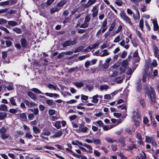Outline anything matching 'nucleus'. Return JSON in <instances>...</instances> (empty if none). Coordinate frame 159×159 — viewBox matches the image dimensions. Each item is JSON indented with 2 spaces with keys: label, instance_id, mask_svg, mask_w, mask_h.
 Here are the masks:
<instances>
[{
  "label": "nucleus",
  "instance_id": "obj_2",
  "mask_svg": "<svg viewBox=\"0 0 159 159\" xmlns=\"http://www.w3.org/2000/svg\"><path fill=\"white\" fill-rule=\"evenodd\" d=\"M120 15L121 18L126 22L129 23L131 25L132 24L130 18L127 16L124 11H121L120 13Z\"/></svg>",
  "mask_w": 159,
  "mask_h": 159
},
{
  "label": "nucleus",
  "instance_id": "obj_36",
  "mask_svg": "<svg viewBox=\"0 0 159 159\" xmlns=\"http://www.w3.org/2000/svg\"><path fill=\"white\" fill-rule=\"evenodd\" d=\"M0 110L3 111H6L7 110V107L4 104L1 105L0 107Z\"/></svg>",
  "mask_w": 159,
  "mask_h": 159
},
{
  "label": "nucleus",
  "instance_id": "obj_15",
  "mask_svg": "<svg viewBox=\"0 0 159 159\" xmlns=\"http://www.w3.org/2000/svg\"><path fill=\"white\" fill-rule=\"evenodd\" d=\"M101 52H102L103 53L100 54V56L101 57L107 56L110 54V53L108 52L107 50V49L102 50L101 51Z\"/></svg>",
  "mask_w": 159,
  "mask_h": 159
},
{
  "label": "nucleus",
  "instance_id": "obj_39",
  "mask_svg": "<svg viewBox=\"0 0 159 159\" xmlns=\"http://www.w3.org/2000/svg\"><path fill=\"white\" fill-rule=\"evenodd\" d=\"M48 88L50 89H53L56 90H57L56 87L52 84H49L47 86Z\"/></svg>",
  "mask_w": 159,
  "mask_h": 159
},
{
  "label": "nucleus",
  "instance_id": "obj_46",
  "mask_svg": "<svg viewBox=\"0 0 159 159\" xmlns=\"http://www.w3.org/2000/svg\"><path fill=\"white\" fill-rule=\"evenodd\" d=\"M133 117L134 118L139 119L140 118L139 114L136 112H133Z\"/></svg>",
  "mask_w": 159,
  "mask_h": 159
},
{
  "label": "nucleus",
  "instance_id": "obj_27",
  "mask_svg": "<svg viewBox=\"0 0 159 159\" xmlns=\"http://www.w3.org/2000/svg\"><path fill=\"white\" fill-rule=\"evenodd\" d=\"M33 129L34 133L35 134H38L40 133V130L39 128L36 126H33Z\"/></svg>",
  "mask_w": 159,
  "mask_h": 159
},
{
  "label": "nucleus",
  "instance_id": "obj_32",
  "mask_svg": "<svg viewBox=\"0 0 159 159\" xmlns=\"http://www.w3.org/2000/svg\"><path fill=\"white\" fill-rule=\"evenodd\" d=\"M100 43L99 41H98L95 43L90 45L91 48L93 49L96 48L99 45Z\"/></svg>",
  "mask_w": 159,
  "mask_h": 159
},
{
  "label": "nucleus",
  "instance_id": "obj_34",
  "mask_svg": "<svg viewBox=\"0 0 159 159\" xmlns=\"http://www.w3.org/2000/svg\"><path fill=\"white\" fill-rule=\"evenodd\" d=\"M25 137L29 139H31L33 138V136L32 134L29 132H27L25 134Z\"/></svg>",
  "mask_w": 159,
  "mask_h": 159
},
{
  "label": "nucleus",
  "instance_id": "obj_44",
  "mask_svg": "<svg viewBox=\"0 0 159 159\" xmlns=\"http://www.w3.org/2000/svg\"><path fill=\"white\" fill-rule=\"evenodd\" d=\"M59 10V9L57 7L53 8L51 9V12L52 14L55 12L58 11Z\"/></svg>",
  "mask_w": 159,
  "mask_h": 159
},
{
  "label": "nucleus",
  "instance_id": "obj_40",
  "mask_svg": "<svg viewBox=\"0 0 159 159\" xmlns=\"http://www.w3.org/2000/svg\"><path fill=\"white\" fill-rule=\"evenodd\" d=\"M123 80V78L122 77H119L116 78V81L117 83H121Z\"/></svg>",
  "mask_w": 159,
  "mask_h": 159
},
{
  "label": "nucleus",
  "instance_id": "obj_25",
  "mask_svg": "<svg viewBox=\"0 0 159 159\" xmlns=\"http://www.w3.org/2000/svg\"><path fill=\"white\" fill-rule=\"evenodd\" d=\"M119 142L121 144L122 147H124L126 146V144L125 143V139H120L118 140Z\"/></svg>",
  "mask_w": 159,
  "mask_h": 159
},
{
  "label": "nucleus",
  "instance_id": "obj_35",
  "mask_svg": "<svg viewBox=\"0 0 159 159\" xmlns=\"http://www.w3.org/2000/svg\"><path fill=\"white\" fill-rule=\"evenodd\" d=\"M12 30L17 34H20L21 33V30L20 28L18 27H15Z\"/></svg>",
  "mask_w": 159,
  "mask_h": 159
},
{
  "label": "nucleus",
  "instance_id": "obj_3",
  "mask_svg": "<svg viewBox=\"0 0 159 159\" xmlns=\"http://www.w3.org/2000/svg\"><path fill=\"white\" fill-rule=\"evenodd\" d=\"M76 43V41L75 40L66 41L63 43L62 45L63 47H66L67 46L73 45L75 44Z\"/></svg>",
  "mask_w": 159,
  "mask_h": 159
},
{
  "label": "nucleus",
  "instance_id": "obj_56",
  "mask_svg": "<svg viewBox=\"0 0 159 159\" xmlns=\"http://www.w3.org/2000/svg\"><path fill=\"white\" fill-rule=\"evenodd\" d=\"M115 26V24L112 23L111 25V26L109 29V30L110 31H112L114 29Z\"/></svg>",
  "mask_w": 159,
  "mask_h": 159
},
{
  "label": "nucleus",
  "instance_id": "obj_52",
  "mask_svg": "<svg viewBox=\"0 0 159 159\" xmlns=\"http://www.w3.org/2000/svg\"><path fill=\"white\" fill-rule=\"evenodd\" d=\"M43 134L45 135H48L50 134V132L48 130L43 129Z\"/></svg>",
  "mask_w": 159,
  "mask_h": 159
},
{
  "label": "nucleus",
  "instance_id": "obj_31",
  "mask_svg": "<svg viewBox=\"0 0 159 159\" xmlns=\"http://www.w3.org/2000/svg\"><path fill=\"white\" fill-rule=\"evenodd\" d=\"M93 142L95 144L100 145L101 144V142L99 139H93Z\"/></svg>",
  "mask_w": 159,
  "mask_h": 159
},
{
  "label": "nucleus",
  "instance_id": "obj_57",
  "mask_svg": "<svg viewBox=\"0 0 159 159\" xmlns=\"http://www.w3.org/2000/svg\"><path fill=\"white\" fill-rule=\"evenodd\" d=\"M83 48L81 46L79 47L76 48V49L74 51V52L75 53L81 51Z\"/></svg>",
  "mask_w": 159,
  "mask_h": 159
},
{
  "label": "nucleus",
  "instance_id": "obj_54",
  "mask_svg": "<svg viewBox=\"0 0 159 159\" xmlns=\"http://www.w3.org/2000/svg\"><path fill=\"white\" fill-rule=\"evenodd\" d=\"M0 29L3 30L7 34H9V31L7 28L5 27H0Z\"/></svg>",
  "mask_w": 159,
  "mask_h": 159
},
{
  "label": "nucleus",
  "instance_id": "obj_61",
  "mask_svg": "<svg viewBox=\"0 0 159 159\" xmlns=\"http://www.w3.org/2000/svg\"><path fill=\"white\" fill-rule=\"evenodd\" d=\"M84 146L87 148L88 149L90 150H92L93 149L92 147H91L90 145H89L85 143L84 144Z\"/></svg>",
  "mask_w": 159,
  "mask_h": 159
},
{
  "label": "nucleus",
  "instance_id": "obj_33",
  "mask_svg": "<svg viewBox=\"0 0 159 159\" xmlns=\"http://www.w3.org/2000/svg\"><path fill=\"white\" fill-rule=\"evenodd\" d=\"M7 116V114L5 112L0 113V119L3 120Z\"/></svg>",
  "mask_w": 159,
  "mask_h": 159
},
{
  "label": "nucleus",
  "instance_id": "obj_55",
  "mask_svg": "<svg viewBox=\"0 0 159 159\" xmlns=\"http://www.w3.org/2000/svg\"><path fill=\"white\" fill-rule=\"evenodd\" d=\"M157 65V63L156 60H154L151 63V66L156 67Z\"/></svg>",
  "mask_w": 159,
  "mask_h": 159
},
{
  "label": "nucleus",
  "instance_id": "obj_28",
  "mask_svg": "<svg viewBox=\"0 0 159 159\" xmlns=\"http://www.w3.org/2000/svg\"><path fill=\"white\" fill-rule=\"evenodd\" d=\"M9 100L11 103L14 106H16V103L15 102V100L14 97H12L9 98Z\"/></svg>",
  "mask_w": 159,
  "mask_h": 159
},
{
  "label": "nucleus",
  "instance_id": "obj_16",
  "mask_svg": "<svg viewBox=\"0 0 159 159\" xmlns=\"http://www.w3.org/2000/svg\"><path fill=\"white\" fill-rule=\"evenodd\" d=\"M106 140L108 143H112L114 142L116 143L117 142V140H115L111 138L108 137H107L105 138Z\"/></svg>",
  "mask_w": 159,
  "mask_h": 159
},
{
  "label": "nucleus",
  "instance_id": "obj_50",
  "mask_svg": "<svg viewBox=\"0 0 159 159\" xmlns=\"http://www.w3.org/2000/svg\"><path fill=\"white\" fill-rule=\"evenodd\" d=\"M118 154L120 156L121 159H127V158L122 153L120 152H118Z\"/></svg>",
  "mask_w": 159,
  "mask_h": 159
},
{
  "label": "nucleus",
  "instance_id": "obj_9",
  "mask_svg": "<svg viewBox=\"0 0 159 159\" xmlns=\"http://www.w3.org/2000/svg\"><path fill=\"white\" fill-rule=\"evenodd\" d=\"M24 102L26 105L29 107H31L33 106L36 105V104L33 102H29L28 101L25 100Z\"/></svg>",
  "mask_w": 159,
  "mask_h": 159
},
{
  "label": "nucleus",
  "instance_id": "obj_23",
  "mask_svg": "<svg viewBox=\"0 0 159 159\" xmlns=\"http://www.w3.org/2000/svg\"><path fill=\"white\" fill-rule=\"evenodd\" d=\"M153 139L152 137H150L148 136H145V142L146 143H150Z\"/></svg>",
  "mask_w": 159,
  "mask_h": 159
},
{
  "label": "nucleus",
  "instance_id": "obj_37",
  "mask_svg": "<svg viewBox=\"0 0 159 159\" xmlns=\"http://www.w3.org/2000/svg\"><path fill=\"white\" fill-rule=\"evenodd\" d=\"M133 57L137 58V61H139V57L138 56V52L137 50H136L133 54Z\"/></svg>",
  "mask_w": 159,
  "mask_h": 159
},
{
  "label": "nucleus",
  "instance_id": "obj_29",
  "mask_svg": "<svg viewBox=\"0 0 159 159\" xmlns=\"http://www.w3.org/2000/svg\"><path fill=\"white\" fill-rule=\"evenodd\" d=\"M66 0H63L57 4V7H61L64 5L66 3Z\"/></svg>",
  "mask_w": 159,
  "mask_h": 159
},
{
  "label": "nucleus",
  "instance_id": "obj_13",
  "mask_svg": "<svg viewBox=\"0 0 159 159\" xmlns=\"http://www.w3.org/2000/svg\"><path fill=\"white\" fill-rule=\"evenodd\" d=\"M102 97V96H99L98 95H95L93 97L92 102L93 103H97L98 101V98H101Z\"/></svg>",
  "mask_w": 159,
  "mask_h": 159
},
{
  "label": "nucleus",
  "instance_id": "obj_26",
  "mask_svg": "<svg viewBox=\"0 0 159 159\" xmlns=\"http://www.w3.org/2000/svg\"><path fill=\"white\" fill-rule=\"evenodd\" d=\"M4 89H3V91L4 90H6V88H7V89L8 91H11L13 89V85L12 84H10L8 86H4Z\"/></svg>",
  "mask_w": 159,
  "mask_h": 159
},
{
  "label": "nucleus",
  "instance_id": "obj_41",
  "mask_svg": "<svg viewBox=\"0 0 159 159\" xmlns=\"http://www.w3.org/2000/svg\"><path fill=\"white\" fill-rule=\"evenodd\" d=\"M59 117H60L59 116H52L50 118V120H51L55 121L58 119H59Z\"/></svg>",
  "mask_w": 159,
  "mask_h": 159
},
{
  "label": "nucleus",
  "instance_id": "obj_12",
  "mask_svg": "<svg viewBox=\"0 0 159 159\" xmlns=\"http://www.w3.org/2000/svg\"><path fill=\"white\" fill-rule=\"evenodd\" d=\"M20 42L23 48L26 47L28 45L27 41L24 38L21 39Z\"/></svg>",
  "mask_w": 159,
  "mask_h": 159
},
{
  "label": "nucleus",
  "instance_id": "obj_21",
  "mask_svg": "<svg viewBox=\"0 0 159 159\" xmlns=\"http://www.w3.org/2000/svg\"><path fill=\"white\" fill-rule=\"evenodd\" d=\"M8 23L9 25L12 26H14L18 25L17 23L14 21H8Z\"/></svg>",
  "mask_w": 159,
  "mask_h": 159
},
{
  "label": "nucleus",
  "instance_id": "obj_6",
  "mask_svg": "<svg viewBox=\"0 0 159 159\" xmlns=\"http://www.w3.org/2000/svg\"><path fill=\"white\" fill-rule=\"evenodd\" d=\"M79 129L81 132L84 133L87 132L89 130L88 128L86 126H84V125L82 124L80 125Z\"/></svg>",
  "mask_w": 159,
  "mask_h": 159
},
{
  "label": "nucleus",
  "instance_id": "obj_53",
  "mask_svg": "<svg viewBox=\"0 0 159 159\" xmlns=\"http://www.w3.org/2000/svg\"><path fill=\"white\" fill-rule=\"evenodd\" d=\"M120 40V35L117 36L115 39L113 41L114 43H117L119 42Z\"/></svg>",
  "mask_w": 159,
  "mask_h": 159
},
{
  "label": "nucleus",
  "instance_id": "obj_18",
  "mask_svg": "<svg viewBox=\"0 0 159 159\" xmlns=\"http://www.w3.org/2000/svg\"><path fill=\"white\" fill-rule=\"evenodd\" d=\"M62 132L61 130H59L54 135H52L53 137H58L61 136Z\"/></svg>",
  "mask_w": 159,
  "mask_h": 159
},
{
  "label": "nucleus",
  "instance_id": "obj_62",
  "mask_svg": "<svg viewBox=\"0 0 159 159\" xmlns=\"http://www.w3.org/2000/svg\"><path fill=\"white\" fill-rule=\"evenodd\" d=\"M109 65L107 63H104L102 66V68L104 69H107L108 68Z\"/></svg>",
  "mask_w": 159,
  "mask_h": 159
},
{
  "label": "nucleus",
  "instance_id": "obj_42",
  "mask_svg": "<svg viewBox=\"0 0 159 159\" xmlns=\"http://www.w3.org/2000/svg\"><path fill=\"white\" fill-rule=\"evenodd\" d=\"M139 27L141 28V30H143V19H141L139 22Z\"/></svg>",
  "mask_w": 159,
  "mask_h": 159
},
{
  "label": "nucleus",
  "instance_id": "obj_63",
  "mask_svg": "<svg viewBox=\"0 0 159 159\" xmlns=\"http://www.w3.org/2000/svg\"><path fill=\"white\" fill-rule=\"evenodd\" d=\"M7 130V129L3 127L2 128L0 129V132L2 134L5 133Z\"/></svg>",
  "mask_w": 159,
  "mask_h": 159
},
{
  "label": "nucleus",
  "instance_id": "obj_11",
  "mask_svg": "<svg viewBox=\"0 0 159 159\" xmlns=\"http://www.w3.org/2000/svg\"><path fill=\"white\" fill-rule=\"evenodd\" d=\"M96 2V0H89L84 5V7H87L93 5Z\"/></svg>",
  "mask_w": 159,
  "mask_h": 159
},
{
  "label": "nucleus",
  "instance_id": "obj_4",
  "mask_svg": "<svg viewBox=\"0 0 159 159\" xmlns=\"http://www.w3.org/2000/svg\"><path fill=\"white\" fill-rule=\"evenodd\" d=\"M152 49L155 56L159 60V48H158L156 45H154L152 46Z\"/></svg>",
  "mask_w": 159,
  "mask_h": 159
},
{
  "label": "nucleus",
  "instance_id": "obj_38",
  "mask_svg": "<svg viewBox=\"0 0 159 159\" xmlns=\"http://www.w3.org/2000/svg\"><path fill=\"white\" fill-rule=\"evenodd\" d=\"M54 126L57 129L60 128L61 125L60 121H56L54 125Z\"/></svg>",
  "mask_w": 159,
  "mask_h": 159
},
{
  "label": "nucleus",
  "instance_id": "obj_20",
  "mask_svg": "<svg viewBox=\"0 0 159 159\" xmlns=\"http://www.w3.org/2000/svg\"><path fill=\"white\" fill-rule=\"evenodd\" d=\"M152 23L154 25V30L155 31H156L158 30L159 29V26L157 21L155 20H153Z\"/></svg>",
  "mask_w": 159,
  "mask_h": 159
},
{
  "label": "nucleus",
  "instance_id": "obj_59",
  "mask_svg": "<svg viewBox=\"0 0 159 159\" xmlns=\"http://www.w3.org/2000/svg\"><path fill=\"white\" fill-rule=\"evenodd\" d=\"M127 54V52L125 51H123L121 55V57L122 58H124L126 56Z\"/></svg>",
  "mask_w": 159,
  "mask_h": 159
},
{
  "label": "nucleus",
  "instance_id": "obj_22",
  "mask_svg": "<svg viewBox=\"0 0 159 159\" xmlns=\"http://www.w3.org/2000/svg\"><path fill=\"white\" fill-rule=\"evenodd\" d=\"M31 90L37 93L41 94H43V93H42L39 90L36 88H33L31 89Z\"/></svg>",
  "mask_w": 159,
  "mask_h": 159
},
{
  "label": "nucleus",
  "instance_id": "obj_10",
  "mask_svg": "<svg viewBox=\"0 0 159 159\" xmlns=\"http://www.w3.org/2000/svg\"><path fill=\"white\" fill-rule=\"evenodd\" d=\"M127 148L125 150L127 151H132L134 149L136 148V146L134 143H131L130 145L127 147Z\"/></svg>",
  "mask_w": 159,
  "mask_h": 159
},
{
  "label": "nucleus",
  "instance_id": "obj_45",
  "mask_svg": "<svg viewBox=\"0 0 159 159\" xmlns=\"http://www.w3.org/2000/svg\"><path fill=\"white\" fill-rule=\"evenodd\" d=\"M89 56V54H87L86 55H83L79 57V59L80 60H81L84 59L85 58L88 57Z\"/></svg>",
  "mask_w": 159,
  "mask_h": 159
},
{
  "label": "nucleus",
  "instance_id": "obj_47",
  "mask_svg": "<svg viewBox=\"0 0 159 159\" xmlns=\"http://www.w3.org/2000/svg\"><path fill=\"white\" fill-rule=\"evenodd\" d=\"M48 114L50 116H52L54 115L55 113V111L52 109H50L48 110Z\"/></svg>",
  "mask_w": 159,
  "mask_h": 159
},
{
  "label": "nucleus",
  "instance_id": "obj_48",
  "mask_svg": "<svg viewBox=\"0 0 159 159\" xmlns=\"http://www.w3.org/2000/svg\"><path fill=\"white\" fill-rule=\"evenodd\" d=\"M128 61L127 60L124 61L122 63V66L125 67L128 65Z\"/></svg>",
  "mask_w": 159,
  "mask_h": 159
},
{
  "label": "nucleus",
  "instance_id": "obj_7",
  "mask_svg": "<svg viewBox=\"0 0 159 159\" xmlns=\"http://www.w3.org/2000/svg\"><path fill=\"white\" fill-rule=\"evenodd\" d=\"M151 76V74L149 72H146L143 75L142 80L143 82H145L147 80V78L148 79L150 78Z\"/></svg>",
  "mask_w": 159,
  "mask_h": 159
},
{
  "label": "nucleus",
  "instance_id": "obj_30",
  "mask_svg": "<svg viewBox=\"0 0 159 159\" xmlns=\"http://www.w3.org/2000/svg\"><path fill=\"white\" fill-rule=\"evenodd\" d=\"M20 118L23 121H25L27 120V117L25 113H22L20 114Z\"/></svg>",
  "mask_w": 159,
  "mask_h": 159
},
{
  "label": "nucleus",
  "instance_id": "obj_49",
  "mask_svg": "<svg viewBox=\"0 0 159 159\" xmlns=\"http://www.w3.org/2000/svg\"><path fill=\"white\" fill-rule=\"evenodd\" d=\"M90 20V15H87L85 18V19L84 21V23H87L89 22Z\"/></svg>",
  "mask_w": 159,
  "mask_h": 159
},
{
  "label": "nucleus",
  "instance_id": "obj_19",
  "mask_svg": "<svg viewBox=\"0 0 159 159\" xmlns=\"http://www.w3.org/2000/svg\"><path fill=\"white\" fill-rule=\"evenodd\" d=\"M108 88L109 87L107 85L102 84L100 85V89L102 91L103 90H107L108 89Z\"/></svg>",
  "mask_w": 159,
  "mask_h": 159
},
{
  "label": "nucleus",
  "instance_id": "obj_51",
  "mask_svg": "<svg viewBox=\"0 0 159 159\" xmlns=\"http://www.w3.org/2000/svg\"><path fill=\"white\" fill-rule=\"evenodd\" d=\"M93 153L97 157H99L101 154V153L97 150H94Z\"/></svg>",
  "mask_w": 159,
  "mask_h": 159
},
{
  "label": "nucleus",
  "instance_id": "obj_1",
  "mask_svg": "<svg viewBox=\"0 0 159 159\" xmlns=\"http://www.w3.org/2000/svg\"><path fill=\"white\" fill-rule=\"evenodd\" d=\"M148 95L149 96V99L151 101V103L152 104H155L156 102V94L155 93L154 89L152 88L148 93Z\"/></svg>",
  "mask_w": 159,
  "mask_h": 159
},
{
  "label": "nucleus",
  "instance_id": "obj_24",
  "mask_svg": "<svg viewBox=\"0 0 159 159\" xmlns=\"http://www.w3.org/2000/svg\"><path fill=\"white\" fill-rule=\"evenodd\" d=\"M74 84L77 87L79 88L82 87L84 85V83L81 82H76L74 83Z\"/></svg>",
  "mask_w": 159,
  "mask_h": 159
},
{
  "label": "nucleus",
  "instance_id": "obj_5",
  "mask_svg": "<svg viewBox=\"0 0 159 159\" xmlns=\"http://www.w3.org/2000/svg\"><path fill=\"white\" fill-rule=\"evenodd\" d=\"M98 6L96 5L94 6L91 10V12H93L92 15L93 17L96 16L98 13V10L97 8Z\"/></svg>",
  "mask_w": 159,
  "mask_h": 159
},
{
  "label": "nucleus",
  "instance_id": "obj_8",
  "mask_svg": "<svg viewBox=\"0 0 159 159\" xmlns=\"http://www.w3.org/2000/svg\"><path fill=\"white\" fill-rule=\"evenodd\" d=\"M107 20L106 19L104 20L103 24L102 25V33H103L107 29Z\"/></svg>",
  "mask_w": 159,
  "mask_h": 159
},
{
  "label": "nucleus",
  "instance_id": "obj_17",
  "mask_svg": "<svg viewBox=\"0 0 159 159\" xmlns=\"http://www.w3.org/2000/svg\"><path fill=\"white\" fill-rule=\"evenodd\" d=\"M46 103L49 105L51 107L55 105V103L53 102V100L51 99H47L46 101Z\"/></svg>",
  "mask_w": 159,
  "mask_h": 159
},
{
  "label": "nucleus",
  "instance_id": "obj_64",
  "mask_svg": "<svg viewBox=\"0 0 159 159\" xmlns=\"http://www.w3.org/2000/svg\"><path fill=\"white\" fill-rule=\"evenodd\" d=\"M8 136L9 135L8 134H5V133L2 134V137L3 139H7Z\"/></svg>",
  "mask_w": 159,
  "mask_h": 159
},
{
  "label": "nucleus",
  "instance_id": "obj_60",
  "mask_svg": "<svg viewBox=\"0 0 159 159\" xmlns=\"http://www.w3.org/2000/svg\"><path fill=\"white\" fill-rule=\"evenodd\" d=\"M7 22V20L3 19L0 18V24H5Z\"/></svg>",
  "mask_w": 159,
  "mask_h": 159
},
{
  "label": "nucleus",
  "instance_id": "obj_43",
  "mask_svg": "<svg viewBox=\"0 0 159 159\" xmlns=\"http://www.w3.org/2000/svg\"><path fill=\"white\" fill-rule=\"evenodd\" d=\"M141 90V83L139 82L137 84V91L140 92Z\"/></svg>",
  "mask_w": 159,
  "mask_h": 159
},
{
  "label": "nucleus",
  "instance_id": "obj_58",
  "mask_svg": "<svg viewBox=\"0 0 159 159\" xmlns=\"http://www.w3.org/2000/svg\"><path fill=\"white\" fill-rule=\"evenodd\" d=\"M28 118L30 120L33 119L34 118V116L33 114L31 113L29 114L28 116Z\"/></svg>",
  "mask_w": 159,
  "mask_h": 159
},
{
  "label": "nucleus",
  "instance_id": "obj_14",
  "mask_svg": "<svg viewBox=\"0 0 159 159\" xmlns=\"http://www.w3.org/2000/svg\"><path fill=\"white\" fill-rule=\"evenodd\" d=\"M27 94L28 96L34 100H37V98L36 96L33 93L30 92H28Z\"/></svg>",
  "mask_w": 159,
  "mask_h": 159
}]
</instances>
